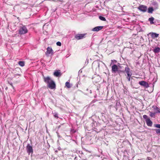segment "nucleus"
Here are the masks:
<instances>
[{"label": "nucleus", "mask_w": 160, "mask_h": 160, "mask_svg": "<svg viewBox=\"0 0 160 160\" xmlns=\"http://www.w3.org/2000/svg\"><path fill=\"white\" fill-rule=\"evenodd\" d=\"M44 82L47 84L48 88L51 89H53L56 88V84L52 80L50 77L43 76Z\"/></svg>", "instance_id": "1"}, {"label": "nucleus", "mask_w": 160, "mask_h": 160, "mask_svg": "<svg viewBox=\"0 0 160 160\" xmlns=\"http://www.w3.org/2000/svg\"><path fill=\"white\" fill-rule=\"evenodd\" d=\"M28 30L25 26L21 27L19 30V33L20 34H24L28 32Z\"/></svg>", "instance_id": "2"}, {"label": "nucleus", "mask_w": 160, "mask_h": 160, "mask_svg": "<svg viewBox=\"0 0 160 160\" xmlns=\"http://www.w3.org/2000/svg\"><path fill=\"white\" fill-rule=\"evenodd\" d=\"M54 53L51 47H48L47 48V51L46 55L47 56H49L50 54L52 55Z\"/></svg>", "instance_id": "3"}, {"label": "nucleus", "mask_w": 160, "mask_h": 160, "mask_svg": "<svg viewBox=\"0 0 160 160\" xmlns=\"http://www.w3.org/2000/svg\"><path fill=\"white\" fill-rule=\"evenodd\" d=\"M27 151L28 154H30L31 153H32L33 152V149L32 146L30 145L29 144H28L26 147Z\"/></svg>", "instance_id": "4"}, {"label": "nucleus", "mask_w": 160, "mask_h": 160, "mask_svg": "<svg viewBox=\"0 0 160 160\" xmlns=\"http://www.w3.org/2000/svg\"><path fill=\"white\" fill-rule=\"evenodd\" d=\"M138 8L141 11L143 12H145L147 10V7L146 6L144 5H140Z\"/></svg>", "instance_id": "5"}, {"label": "nucleus", "mask_w": 160, "mask_h": 160, "mask_svg": "<svg viewBox=\"0 0 160 160\" xmlns=\"http://www.w3.org/2000/svg\"><path fill=\"white\" fill-rule=\"evenodd\" d=\"M118 66L116 64H114L112 66V71L113 73H116L117 72H118V73L121 71L120 70H118Z\"/></svg>", "instance_id": "6"}, {"label": "nucleus", "mask_w": 160, "mask_h": 160, "mask_svg": "<svg viewBox=\"0 0 160 160\" xmlns=\"http://www.w3.org/2000/svg\"><path fill=\"white\" fill-rule=\"evenodd\" d=\"M100 62L102 63V62H100L98 61L94 62L92 63L93 67L96 68V69L99 68Z\"/></svg>", "instance_id": "7"}, {"label": "nucleus", "mask_w": 160, "mask_h": 160, "mask_svg": "<svg viewBox=\"0 0 160 160\" xmlns=\"http://www.w3.org/2000/svg\"><path fill=\"white\" fill-rule=\"evenodd\" d=\"M138 83L141 86H143L146 88H148L149 87L148 83L145 81H139L138 82Z\"/></svg>", "instance_id": "8"}, {"label": "nucleus", "mask_w": 160, "mask_h": 160, "mask_svg": "<svg viewBox=\"0 0 160 160\" xmlns=\"http://www.w3.org/2000/svg\"><path fill=\"white\" fill-rule=\"evenodd\" d=\"M85 35V34H77L75 36V38L78 40L83 38Z\"/></svg>", "instance_id": "9"}, {"label": "nucleus", "mask_w": 160, "mask_h": 160, "mask_svg": "<svg viewBox=\"0 0 160 160\" xmlns=\"http://www.w3.org/2000/svg\"><path fill=\"white\" fill-rule=\"evenodd\" d=\"M53 74L54 76L56 77H60L62 75L60 71L59 70H55Z\"/></svg>", "instance_id": "10"}, {"label": "nucleus", "mask_w": 160, "mask_h": 160, "mask_svg": "<svg viewBox=\"0 0 160 160\" xmlns=\"http://www.w3.org/2000/svg\"><path fill=\"white\" fill-rule=\"evenodd\" d=\"M149 34L151 35L152 38H157L159 36L158 34L153 32H150Z\"/></svg>", "instance_id": "11"}, {"label": "nucleus", "mask_w": 160, "mask_h": 160, "mask_svg": "<svg viewBox=\"0 0 160 160\" xmlns=\"http://www.w3.org/2000/svg\"><path fill=\"white\" fill-rule=\"evenodd\" d=\"M103 28V26H98L95 27L93 28L92 29V31H93L98 32L99 30L102 29Z\"/></svg>", "instance_id": "12"}, {"label": "nucleus", "mask_w": 160, "mask_h": 160, "mask_svg": "<svg viewBox=\"0 0 160 160\" xmlns=\"http://www.w3.org/2000/svg\"><path fill=\"white\" fill-rule=\"evenodd\" d=\"M146 123L148 126L151 127L152 125V122L150 118H148L146 120Z\"/></svg>", "instance_id": "13"}, {"label": "nucleus", "mask_w": 160, "mask_h": 160, "mask_svg": "<svg viewBox=\"0 0 160 160\" xmlns=\"http://www.w3.org/2000/svg\"><path fill=\"white\" fill-rule=\"evenodd\" d=\"M125 71L126 72L127 75L132 74V73L130 71V68L128 67H126L125 68Z\"/></svg>", "instance_id": "14"}, {"label": "nucleus", "mask_w": 160, "mask_h": 160, "mask_svg": "<svg viewBox=\"0 0 160 160\" xmlns=\"http://www.w3.org/2000/svg\"><path fill=\"white\" fill-rule=\"evenodd\" d=\"M152 50L155 53H158L160 52V48L158 47H156Z\"/></svg>", "instance_id": "15"}, {"label": "nucleus", "mask_w": 160, "mask_h": 160, "mask_svg": "<svg viewBox=\"0 0 160 160\" xmlns=\"http://www.w3.org/2000/svg\"><path fill=\"white\" fill-rule=\"evenodd\" d=\"M153 108L156 111V113H160V109H159L157 106H153Z\"/></svg>", "instance_id": "16"}, {"label": "nucleus", "mask_w": 160, "mask_h": 160, "mask_svg": "<svg viewBox=\"0 0 160 160\" xmlns=\"http://www.w3.org/2000/svg\"><path fill=\"white\" fill-rule=\"evenodd\" d=\"M154 20V18L153 17H151L150 18H149L148 19V21L150 22V23L151 24H154V22H153V21Z\"/></svg>", "instance_id": "17"}, {"label": "nucleus", "mask_w": 160, "mask_h": 160, "mask_svg": "<svg viewBox=\"0 0 160 160\" xmlns=\"http://www.w3.org/2000/svg\"><path fill=\"white\" fill-rule=\"evenodd\" d=\"M154 9L152 7H149L148 10V12L149 13H152Z\"/></svg>", "instance_id": "18"}, {"label": "nucleus", "mask_w": 160, "mask_h": 160, "mask_svg": "<svg viewBox=\"0 0 160 160\" xmlns=\"http://www.w3.org/2000/svg\"><path fill=\"white\" fill-rule=\"evenodd\" d=\"M18 64L21 67H23L25 65V63L24 61H20L18 62Z\"/></svg>", "instance_id": "19"}, {"label": "nucleus", "mask_w": 160, "mask_h": 160, "mask_svg": "<svg viewBox=\"0 0 160 160\" xmlns=\"http://www.w3.org/2000/svg\"><path fill=\"white\" fill-rule=\"evenodd\" d=\"M152 5L154 6L156 8H158V3L155 2H154L152 3Z\"/></svg>", "instance_id": "20"}, {"label": "nucleus", "mask_w": 160, "mask_h": 160, "mask_svg": "<svg viewBox=\"0 0 160 160\" xmlns=\"http://www.w3.org/2000/svg\"><path fill=\"white\" fill-rule=\"evenodd\" d=\"M65 86L67 88H70L71 87L70 83L69 82H66Z\"/></svg>", "instance_id": "21"}, {"label": "nucleus", "mask_w": 160, "mask_h": 160, "mask_svg": "<svg viewBox=\"0 0 160 160\" xmlns=\"http://www.w3.org/2000/svg\"><path fill=\"white\" fill-rule=\"evenodd\" d=\"M99 18L101 20L103 21H105L106 20V19L105 18L102 16H100L99 17Z\"/></svg>", "instance_id": "22"}, {"label": "nucleus", "mask_w": 160, "mask_h": 160, "mask_svg": "<svg viewBox=\"0 0 160 160\" xmlns=\"http://www.w3.org/2000/svg\"><path fill=\"white\" fill-rule=\"evenodd\" d=\"M155 131L156 133L157 134H159V135H160V129H155Z\"/></svg>", "instance_id": "23"}, {"label": "nucleus", "mask_w": 160, "mask_h": 160, "mask_svg": "<svg viewBox=\"0 0 160 160\" xmlns=\"http://www.w3.org/2000/svg\"><path fill=\"white\" fill-rule=\"evenodd\" d=\"M150 116L152 117H153L155 114V113L152 112H150Z\"/></svg>", "instance_id": "24"}, {"label": "nucleus", "mask_w": 160, "mask_h": 160, "mask_svg": "<svg viewBox=\"0 0 160 160\" xmlns=\"http://www.w3.org/2000/svg\"><path fill=\"white\" fill-rule=\"evenodd\" d=\"M132 75V74L127 75L128 76L127 77V78L129 81H130V78H131V77Z\"/></svg>", "instance_id": "25"}, {"label": "nucleus", "mask_w": 160, "mask_h": 160, "mask_svg": "<svg viewBox=\"0 0 160 160\" xmlns=\"http://www.w3.org/2000/svg\"><path fill=\"white\" fill-rule=\"evenodd\" d=\"M154 127L156 128H160V124H154Z\"/></svg>", "instance_id": "26"}, {"label": "nucleus", "mask_w": 160, "mask_h": 160, "mask_svg": "<svg viewBox=\"0 0 160 160\" xmlns=\"http://www.w3.org/2000/svg\"><path fill=\"white\" fill-rule=\"evenodd\" d=\"M143 117L144 119H145L146 120H147V119H148V116L146 115H143Z\"/></svg>", "instance_id": "27"}, {"label": "nucleus", "mask_w": 160, "mask_h": 160, "mask_svg": "<svg viewBox=\"0 0 160 160\" xmlns=\"http://www.w3.org/2000/svg\"><path fill=\"white\" fill-rule=\"evenodd\" d=\"M56 44L57 46H60L61 45V43L60 42H57Z\"/></svg>", "instance_id": "28"}, {"label": "nucleus", "mask_w": 160, "mask_h": 160, "mask_svg": "<svg viewBox=\"0 0 160 160\" xmlns=\"http://www.w3.org/2000/svg\"><path fill=\"white\" fill-rule=\"evenodd\" d=\"M58 114L57 113H54V116L55 118H58Z\"/></svg>", "instance_id": "29"}, {"label": "nucleus", "mask_w": 160, "mask_h": 160, "mask_svg": "<svg viewBox=\"0 0 160 160\" xmlns=\"http://www.w3.org/2000/svg\"><path fill=\"white\" fill-rule=\"evenodd\" d=\"M20 75V74H15L14 75V76L15 77H16L17 76H19Z\"/></svg>", "instance_id": "30"}, {"label": "nucleus", "mask_w": 160, "mask_h": 160, "mask_svg": "<svg viewBox=\"0 0 160 160\" xmlns=\"http://www.w3.org/2000/svg\"><path fill=\"white\" fill-rule=\"evenodd\" d=\"M63 124H61L58 127V129Z\"/></svg>", "instance_id": "31"}, {"label": "nucleus", "mask_w": 160, "mask_h": 160, "mask_svg": "<svg viewBox=\"0 0 160 160\" xmlns=\"http://www.w3.org/2000/svg\"><path fill=\"white\" fill-rule=\"evenodd\" d=\"M74 160H78V157H75L74 158Z\"/></svg>", "instance_id": "32"}, {"label": "nucleus", "mask_w": 160, "mask_h": 160, "mask_svg": "<svg viewBox=\"0 0 160 160\" xmlns=\"http://www.w3.org/2000/svg\"><path fill=\"white\" fill-rule=\"evenodd\" d=\"M147 159L148 160H151V158L150 157H148Z\"/></svg>", "instance_id": "33"}, {"label": "nucleus", "mask_w": 160, "mask_h": 160, "mask_svg": "<svg viewBox=\"0 0 160 160\" xmlns=\"http://www.w3.org/2000/svg\"><path fill=\"white\" fill-rule=\"evenodd\" d=\"M56 133H57V135H58V137H60V136H59V134L58 132H56Z\"/></svg>", "instance_id": "34"}, {"label": "nucleus", "mask_w": 160, "mask_h": 160, "mask_svg": "<svg viewBox=\"0 0 160 160\" xmlns=\"http://www.w3.org/2000/svg\"><path fill=\"white\" fill-rule=\"evenodd\" d=\"M17 69H19V68H16V69H15L13 70V71H14L15 70H17Z\"/></svg>", "instance_id": "35"}, {"label": "nucleus", "mask_w": 160, "mask_h": 160, "mask_svg": "<svg viewBox=\"0 0 160 160\" xmlns=\"http://www.w3.org/2000/svg\"><path fill=\"white\" fill-rule=\"evenodd\" d=\"M55 152H58V151L57 150H56L55 151Z\"/></svg>", "instance_id": "36"}, {"label": "nucleus", "mask_w": 160, "mask_h": 160, "mask_svg": "<svg viewBox=\"0 0 160 160\" xmlns=\"http://www.w3.org/2000/svg\"><path fill=\"white\" fill-rule=\"evenodd\" d=\"M90 93H92V92H91V90H90Z\"/></svg>", "instance_id": "37"}]
</instances>
